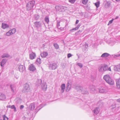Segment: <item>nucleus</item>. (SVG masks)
Returning <instances> with one entry per match:
<instances>
[{"label":"nucleus","instance_id":"obj_37","mask_svg":"<svg viewBox=\"0 0 120 120\" xmlns=\"http://www.w3.org/2000/svg\"><path fill=\"white\" fill-rule=\"evenodd\" d=\"M3 120H8V118L5 115L3 116Z\"/></svg>","mask_w":120,"mask_h":120},{"label":"nucleus","instance_id":"obj_52","mask_svg":"<svg viewBox=\"0 0 120 120\" xmlns=\"http://www.w3.org/2000/svg\"><path fill=\"white\" fill-rule=\"evenodd\" d=\"M9 31L10 32L11 34L12 35L14 34V33H13V32L12 31V30H9Z\"/></svg>","mask_w":120,"mask_h":120},{"label":"nucleus","instance_id":"obj_39","mask_svg":"<svg viewBox=\"0 0 120 120\" xmlns=\"http://www.w3.org/2000/svg\"><path fill=\"white\" fill-rule=\"evenodd\" d=\"M44 106V105L43 104H41L37 108V109H38V108H40L38 110H39L41 108H42Z\"/></svg>","mask_w":120,"mask_h":120},{"label":"nucleus","instance_id":"obj_11","mask_svg":"<svg viewBox=\"0 0 120 120\" xmlns=\"http://www.w3.org/2000/svg\"><path fill=\"white\" fill-rule=\"evenodd\" d=\"M36 55L35 53L32 52L30 53V59L33 60L35 58Z\"/></svg>","mask_w":120,"mask_h":120},{"label":"nucleus","instance_id":"obj_33","mask_svg":"<svg viewBox=\"0 0 120 120\" xmlns=\"http://www.w3.org/2000/svg\"><path fill=\"white\" fill-rule=\"evenodd\" d=\"M100 3L98 1L95 4V5L96 6L97 8H98L99 6Z\"/></svg>","mask_w":120,"mask_h":120},{"label":"nucleus","instance_id":"obj_20","mask_svg":"<svg viewBox=\"0 0 120 120\" xmlns=\"http://www.w3.org/2000/svg\"><path fill=\"white\" fill-rule=\"evenodd\" d=\"M116 85L118 88H120V78L116 80Z\"/></svg>","mask_w":120,"mask_h":120},{"label":"nucleus","instance_id":"obj_14","mask_svg":"<svg viewBox=\"0 0 120 120\" xmlns=\"http://www.w3.org/2000/svg\"><path fill=\"white\" fill-rule=\"evenodd\" d=\"M64 7L62 6H56L55 8L57 10L59 11H63L62 9H64Z\"/></svg>","mask_w":120,"mask_h":120},{"label":"nucleus","instance_id":"obj_62","mask_svg":"<svg viewBox=\"0 0 120 120\" xmlns=\"http://www.w3.org/2000/svg\"><path fill=\"white\" fill-rule=\"evenodd\" d=\"M29 57L30 58V54H29Z\"/></svg>","mask_w":120,"mask_h":120},{"label":"nucleus","instance_id":"obj_3","mask_svg":"<svg viewBox=\"0 0 120 120\" xmlns=\"http://www.w3.org/2000/svg\"><path fill=\"white\" fill-rule=\"evenodd\" d=\"M57 67V64L56 63H54L49 64V68L50 69L53 70L56 69Z\"/></svg>","mask_w":120,"mask_h":120},{"label":"nucleus","instance_id":"obj_9","mask_svg":"<svg viewBox=\"0 0 120 120\" xmlns=\"http://www.w3.org/2000/svg\"><path fill=\"white\" fill-rule=\"evenodd\" d=\"M9 27V26L6 23H2V24L1 28L3 29H4Z\"/></svg>","mask_w":120,"mask_h":120},{"label":"nucleus","instance_id":"obj_27","mask_svg":"<svg viewBox=\"0 0 120 120\" xmlns=\"http://www.w3.org/2000/svg\"><path fill=\"white\" fill-rule=\"evenodd\" d=\"M30 105H31V109L32 110H34L35 107L34 104V103H32Z\"/></svg>","mask_w":120,"mask_h":120},{"label":"nucleus","instance_id":"obj_58","mask_svg":"<svg viewBox=\"0 0 120 120\" xmlns=\"http://www.w3.org/2000/svg\"><path fill=\"white\" fill-rule=\"evenodd\" d=\"M28 69L29 70H30V65H29V67H28Z\"/></svg>","mask_w":120,"mask_h":120},{"label":"nucleus","instance_id":"obj_28","mask_svg":"<svg viewBox=\"0 0 120 120\" xmlns=\"http://www.w3.org/2000/svg\"><path fill=\"white\" fill-rule=\"evenodd\" d=\"M110 3L109 2H107L105 4V6L106 8H108L110 6Z\"/></svg>","mask_w":120,"mask_h":120},{"label":"nucleus","instance_id":"obj_61","mask_svg":"<svg viewBox=\"0 0 120 120\" xmlns=\"http://www.w3.org/2000/svg\"><path fill=\"white\" fill-rule=\"evenodd\" d=\"M63 28H62V27H61L60 28V29L61 30H62Z\"/></svg>","mask_w":120,"mask_h":120},{"label":"nucleus","instance_id":"obj_49","mask_svg":"<svg viewBox=\"0 0 120 120\" xmlns=\"http://www.w3.org/2000/svg\"><path fill=\"white\" fill-rule=\"evenodd\" d=\"M40 82L39 84H40L41 82V79L38 80L37 81V82Z\"/></svg>","mask_w":120,"mask_h":120},{"label":"nucleus","instance_id":"obj_21","mask_svg":"<svg viewBox=\"0 0 120 120\" xmlns=\"http://www.w3.org/2000/svg\"><path fill=\"white\" fill-rule=\"evenodd\" d=\"M34 24L36 26L37 28L40 27L41 25V23L39 22H35Z\"/></svg>","mask_w":120,"mask_h":120},{"label":"nucleus","instance_id":"obj_10","mask_svg":"<svg viewBox=\"0 0 120 120\" xmlns=\"http://www.w3.org/2000/svg\"><path fill=\"white\" fill-rule=\"evenodd\" d=\"M99 107H96L93 110V112L95 114H97L99 112Z\"/></svg>","mask_w":120,"mask_h":120},{"label":"nucleus","instance_id":"obj_60","mask_svg":"<svg viewBox=\"0 0 120 120\" xmlns=\"http://www.w3.org/2000/svg\"><path fill=\"white\" fill-rule=\"evenodd\" d=\"M115 0L117 1H118V2L120 0Z\"/></svg>","mask_w":120,"mask_h":120},{"label":"nucleus","instance_id":"obj_47","mask_svg":"<svg viewBox=\"0 0 120 120\" xmlns=\"http://www.w3.org/2000/svg\"><path fill=\"white\" fill-rule=\"evenodd\" d=\"M72 55L70 53H68V57L69 58L71 57Z\"/></svg>","mask_w":120,"mask_h":120},{"label":"nucleus","instance_id":"obj_50","mask_svg":"<svg viewBox=\"0 0 120 120\" xmlns=\"http://www.w3.org/2000/svg\"><path fill=\"white\" fill-rule=\"evenodd\" d=\"M80 25L79 24L76 27V28H77L78 29V28H79L80 26Z\"/></svg>","mask_w":120,"mask_h":120},{"label":"nucleus","instance_id":"obj_17","mask_svg":"<svg viewBox=\"0 0 120 120\" xmlns=\"http://www.w3.org/2000/svg\"><path fill=\"white\" fill-rule=\"evenodd\" d=\"M19 68L20 71L21 72H22L25 69V68L24 67L23 65H20L19 66Z\"/></svg>","mask_w":120,"mask_h":120},{"label":"nucleus","instance_id":"obj_45","mask_svg":"<svg viewBox=\"0 0 120 120\" xmlns=\"http://www.w3.org/2000/svg\"><path fill=\"white\" fill-rule=\"evenodd\" d=\"M84 46H85V48L86 49H87V48L88 47V44L86 43L85 44V45H84Z\"/></svg>","mask_w":120,"mask_h":120},{"label":"nucleus","instance_id":"obj_19","mask_svg":"<svg viewBox=\"0 0 120 120\" xmlns=\"http://www.w3.org/2000/svg\"><path fill=\"white\" fill-rule=\"evenodd\" d=\"M6 61L4 59H3L0 62L1 66L2 67H4V65L5 64Z\"/></svg>","mask_w":120,"mask_h":120},{"label":"nucleus","instance_id":"obj_41","mask_svg":"<svg viewBox=\"0 0 120 120\" xmlns=\"http://www.w3.org/2000/svg\"><path fill=\"white\" fill-rule=\"evenodd\" d=\"M77 65L81 68H82V64L81 63H78L77 64Z\"/></svg>","mask_w":120,"mask_h":120},{"label":"nucleus","instance_id":"obj_30","mask_svg":"<svg viewBox=\"0 0 120 120\" xmlns=\"http://www.w3.org/2000/svg\"><path fill=\"white\" fill-rule=\"evenodd\" d=\"M45 21L47 23H48L49 22V18L47 16L45 17Z\"/></svg>","mask_w":120,"mask_h":120},{"label":"nucleus","instance_id":"obj_42","mask_svg":"<svg viewBox=\"0 0 120 120\" xmlns=\"http://www.w3.org/2000/svg\"><path fill=\"white\" fill-rule=\"evenodd\" d=\"M113 20L114 19H112V20H110L109 22V23L108 24V25H109V24H111L112 23V21H113Z\"/></svg>","mask_w":120,"mask_h":120},{"label":"nucleus","instance_id":"obj_36","mask_svg":"<svg viewBox=\"0 0 120 120\" xmlns=\"http://www.w3.org/2000/svg\"><path fill=\"white\" fill-rule=\"evenodd\" d=\"M35 18L36 20H37L39 18V16L38 14L36 15H34Z\"/></svg>","mask_w":120,"mask_h":120},{"label":"nucleus","instance_id":"obj_5","mask_svg":"<svg viewBox=\"0 0 120 120\" xmlns=\"http://www.w3.org/2000/svg\"><path fill=\"white\" fill-rule=\"evenodd\" d=\"M24 88L22 90V91L23 92L27 91V90H29L30 89L29 84L27 83H26L24 85Z\"/></svg>","mask_w":120,"mask_h":120},{"label":"nucleus","instance_id":"obj_26","mask_svg":"<svg viewBox=\"0 0 120 120\" xmlns=\"http://www.w3.org/2000/svg\"><path fill=\"white\" fill-rule=\"evenodd\" d=\"M26 8L28 10H30V2L28 3L26 5Z\"/></svg>","mask_w":120,"mask_h":120},{"label":"nucleus","instance_id":"obj_59","mask_svg":"<svg viewBox=\"0 0 120 120\" xmlns=\"http://www.w3.org/2000/svg\"><path fill=\"white\" fill-rule=\"evenodd\" d=\"M118 18V16H117L115 18V19H117Z\"/></svg>","mask_w":120,"mask_h":120},{"label":"nucleus","instance_id":"obj_35","mask_svg":"<svg viewBox=\"0 0 120 120\" xmlns=\"http://www.w3.org/2000/svg\"><path fill=\"white\" fill-rule=\"evenodd\" d=\"M11 108L12 109H14V111H16V108L14 105H13L11 106Z\"/></svg>","mask_w":120,"mask_h":120},{"label":"nucleus","instance_id":"obj_63","mask_svg":"<svg viewBox=\"0 0 120 120\" xmlns=\"http://www.w3.org/2000/svg\"><path fill=\"white\" fill-rule=\"evenodd\" d=\"M1 38H0V39H1Z\"/></svg>","mask_w":120,"mask_h":120},{"label":"nucleus","instance_id":"obj_40","mask_svg":"<svg viewBox=\"0 0 120 120\" xmlns=\"http://www.w3.org/2000/svg\"><path fill=\"white\" fill-rule=\"evenodd\" d=\"M75 1L76 0H69V1L72 4H73L75 2Z\"/></svg>","mask_w":120,"mask_h":120},{"label":"nucleus","instance_id":"obj_18","mask_svg":"<svg viewBox=\"0 0 120 120\" xmlns=\"http://www.w3.org/2000/svg\"><path fill=\"white\" fill-rule=\"evenodd\" d=\"M41 56L42 57H45L48 55V53L46 52H43L41 54Z\"/></svg>","mask_w":120,"mask_h":120},{"label":"nucleus","instance_id":"obj_38","mask_svg":"<svg viewBox=\"0 0 120 120\" xmlns=\"http://www.w3.org/2000/svg\"><path fill=\"white\" fill-rule=\"evenodd\" d=\"M12 35V34L9 30L6 33V35L8 36H9Z\"/></svg>","mask_w":120,"mask_h":120},{"label":"nucleus","instance_id":"obj_6","mask_svg":"<svg viewBox=\"0 0 120 120\" xmlns=\"http://www.w3.org/2000/svg\"><path fill=\"white\" fill-rule=\"evenodd\" d=\"M41 88L43 90L45 91L47 88V86L45 82L43 83L41 85Z\"/></svg>","mask_w":120,"mask_h":120},{"label":"nucleus","instance_id":"obj_7","mask_svg":"<svg viewBox=\"0 0 120 120\" xmlns=\"http://www.w3.org/2000/svg\"><path fill=\"white\" fill-rule=\"evenodd\" d=\"M71 87V84H70L69 82H68L67 87L66 89V90L67 92H68L70 89Z\"/></svg>","mask_w":120,"mask_h":120},{"label":"nucleus","instance_id":"obj_48","mask_svg":"<svg viewBox=\"0 0 120 120\" xmlns=\"http://www.w3.org/2000/svg\"><path fill=\"white\" fill-rule=\"evenodd\" d=\"M24 107V106L23 105H22L20 106V109H22Z\"/></svg>","mask_w":120,"mask_h":120},{"label":"nucleus","instance_id":"obj_24","mask_svg":"<svg viewBox=\"0 0 120 120\" xmlns=\"http://www.w3.org/2000/svg\"><path fill=\"white\" fill-rule=\"evenodd\" d=\"M16 100V102L17 103L20 104L22 102V100L20 98H17Z\"/></svg>","mask_w":120,"mask_h":120},{"label":"nucleus","instance_id":"obj_57","mask_svg":"<svg viewBox=\"0 0 120 120\" xmlns=\"http://www.w3.org/2000/svg\"><path fill=\"white\" fill-rule=\"evenodd\" d=\"M120 56V55H116V57H118Z\"/></svg>","mask_w":120,"mask_h":120},{"label":"nucleus","instance_id":"obj_16","mask_svg":"<svg viewBox=\"0 0 120 120\" xmlns=\"http://www.w3.org/2000/svg\"><path fill=\"white\" fill-rule=\"evenodd\" d=\"M114 70L117 71H120V64L119 65L115 66L114 67Z\"/></svg>","mask_w":120,"mask_h":120},{"label":"nucleus","instance_id":"obj_43","mask_svg":"<svg viewBox=\"0 0 120 120\" xmlns=\"http://www.w3.org/2000/svg\"><path fill=\"white\" fill-rule=\"evenodd\" d=\"M12 31L13 32L14 34L16 32V30L15 28H13L11 29Z\"/></svg>","mask_w":120,"mask_h":120},{"label":"nucleus","instance_id":"obj_51","mask_svg":"<svg viewBox=\"0 0 120 120\" xmlns=\"http://www.w3.org/2000/svg\"><path fill=\"white\" fill-rule=\"evenodd\" d=\"M79 21L78 20H77L76 21L75 24H78L79 23Z\"/></svg>","mask_w":120,"mask_h":120},{"label":"nucleus","instance_id":"obj_34","mask_svg":"<svg viewBox=\"0 0 120 120\" xmlns=\"http://www.w3.org/2000/svg\"><path fill=\"white\" fill-rule=\"evenodd\" d=\"M82 92L84 94H86L88 93V91H87V89L86 88H83V91Z\"/></svg>","mask_w":120,"mask_h":120},{"label":"nucleus","instance_id":"obj_32","mask_svg":"<svg viewBox=\"0 0 120 120\" xmlns=\"http://www.w3.org/2000/svg\"><path fill=\"white\" fill-rule=\"evenodd\" d=\"M36 62L38 64H40L41 63V59L40 58H38L37 59Z\"/></svg>","mask_w":120,"mask_h":120},{"label":"nucleus","instance_id":"obj_46","mask_svg":"<svg viewBox=\"0 0 120 120\" xmlns=\"http://www.w3.org/2000/svg\"><path fill=\"white\" fill-rule=\"evenodd\" d=\"M78 30V29L76 27H75V28H73L72 29L70 30V31L71 32L73 30Z\"/></svg>","mask_w":120,"mask_h":120},{"label":"nucleus","instance_id":"obj_55","mask_svg":"<svg viewBox=\"0 0 120 120\" xmlns=\"http://www.w3.org/2000/svg\"><path fill=\"white\" fill-rule=\"evenodd\" d=\"M60 22H57V25L58 26H60Z\"/></svg>","mask_w":120,"mask_h":120},{"label":"nucleus","instance_id":"obj_4","mask_svg":"<svg viewBox=\"0 0 120 120\" xmlns=\"http://www.w3.org/2000/svg\"><path fill=\"white\" fill-rule=\"evenodd\" d=\"M99 92L101 93H105L107 92V90L104 87L101 86L99 88Z\"/></svg>","mask_w":120,"mask_h":120},{"label":"nucleus","instance_id":"obj_53","mask_svg":"<svg viewBox=\"0 0 120 120\" xmlns=\"http://www.w3.org/2000/svg\"><path fill=\"white\" fill-rule=\"evenodd\" d=\"M116 101L118 102H119L120 103V98L119 99H117V100Z\"/></svg>","mask_w":120,"mask_h":120},{"label":"nucleus","instance_id":"obj_31","mask_svg":"<svg viewBox=\"0 0 120 120\" xmlns=\"http://www.w3.org/2000/svg\"><path fill=\"white\" fill-rule=\"evenodd\" d=\"M88 2V0H82V3L84 5L86 4Z\"/></svg>","mask_w":120,"mask_h":120},{"label":"nucleus","instance_id":"obj_25","mask_svg":"<svg viewBox=\"0 0 120 120\" xmlns=\"http://www.w3.org/2000/svg\"><path fill=\"white\" fill-rule=\"evenodd\" d=\"M9 55L7 53H5L1 56L2 58H4L5 57H7L9 56Z\"/></svg>","mask_w":120,"mask_h":120},{"label":"nucleus","instance_id":"obj_15","mask_svg":"<svg viewBox=\"0 0 120 120\" xmlns=\"http://www.w3.org/2000/svg\"><path fill=\"white\" fill-rule=\"evenodd\" d=\"M61 93H63L64 92L65 88V84H62L61 86Z\"/></svg>","mask_w":120,"mask_h":120},{"label":"nucleus","instance_id":"obj_23","mask_svg":"<svg viewBox=\"0 0 120 120\" xmlns=\"http://www.w3.org/2000/svg\"><path fill=\"white\" fill-rule=\"evenodd\" d=\"M35 2L33 0L30 1V8H33V7L35 5Z\"/></svg>","mask_w":120,"mask_h":120},{"label":"nucleus","instance_id":"obj_56","mask_svg":"<svg viewBox=\"0 0 120 120\" xmlns=\"http://www.w3.org/2000/svg\"><path fill=\"white\" fill-rule=\"evenodd\" d=\"M7 107L8 108H11V106L10 105H8Z\"/></svg>","mask_w":120,"mask_h":120},{"label":"nucleus","instance_id":"obj_1","mask_svg":"<svg viewBox=\"0 0 120 120\" xmlns=\"http://www.w3.org/2000/svg\"><path fill=\"white\" fill-rule=\"evenodd\" d=\"M103 79L106 82L110 85H113L114 84V82L113 79L108 75L104 76Z\"/></svg>","mask_w":120,"mask_h":120},{"label":"nucleus","instance_id":"obj_44","mask_svg":"<svg viewBox=\"0 0 120 120\" xmlns=\"http://www.w3.org/2000/svg\"><path fill=\"white\" fill-rule=\"evenodd\" d=\"M79 90L81 91V92H82L83 88L81 86H80L79 87Z\"/></svg>","mask_w":120,"mask_h":120},{"label":"nucleus","instance_id":"obj_8","mask_svg":"<svg viewBox=\"0 0 120 120\" xmlns=\"http://www.w3.org/2000/svg\"><path fill=\"white\" fill-rule=\"evenodd\" d=\"M11 89L12 91L13 92H15L16 91V86L14 84H11L10 86Z\"/></svg>","mask_w":120,"mask_h":120},{"label":"nucleus","instance_id":"obj_13","mask_svg":"<svg viewBox=\"0 0 120 120\" xmlns=\"http://www.w3.org/2000/svg\"><path fill=\"white\" fill-rule=\"evenodd\" d=\"M36 70L35 66L33 64L30 65V71L33 72L36 71Z\"/></svg>","mask_w":120,"mask_h":120},{"label":"nucleus","instance_id":"obj_54","mask_svg":"<svg viewBox=\"0 0 120 120\" xmlns=\"http://www.w3.org/2000/svg\"><path fill=\"white\" fill-rule=\"evenodd\" d=\"M108 70L109 71H111V68L110 67H109L108 69Z\"/></svg>","mask_w":120,"mask_h":120},{"label":"nucleus","instance_id":"obj_12","mask_svg":"<svg viewBox=\"0 0 120 120\" xmlns=\"http://www.w3.org/2000/svg\"><path fill=\"white\" fill-rule=\"evenodd\" d=\"M6 98V96L4 94L2 93H0V100H4Z\"/></svg>","mask_w":120,"mask_h":120},{"label":"nucleus","instance_id":"obj_2","mask_svg":"<svg viewBox=\"0 0 120 120\" xmlns=\"http://www.w3.org/2000/svg\"><path fill=\"white\" fill-rule=\"evenodd\" d=\"M108 67L105 65H102L100 66L98 68L99 71L101 72H103L107 70Z\"/></svg>","mask_w":120,"mask_h":120},{"label":"nucleus","instance_id":"obj_22","mask_svg":"<svg viewBox=\"0 0 120 120\" xmlns=\"http://www.w3.org/2000/svg\"><path fill=\"white\" fill-rule=\"evenodd\" d=\"M109 55V54L107 53H105L101 55V57L103 58L106 57Z\"/></svg>","mask_w":120,"mask_h":120},{"label":"nucleus","instance_id":"obj_29","mask_svg":"<svg viewBox=\"0 0 120 120\" xmlns=\"http://www.w3.org/2000/svg\"><path fill=\"white\" fill-rule=\"evenodd\" d=\"M53 45L56 49H57L59 48V46L57 43H54Z\"/></svg>","mask_w":120,"mask_h":120}]
</instances>
